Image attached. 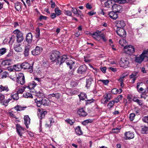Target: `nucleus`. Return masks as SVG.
<instances>
[{"instance_id":"f257e3e1","label":"nucleus","mask_w":148,"mask_h":148,"mask_svg":"<svg viewBox=\"0 0 148 148\" xmlns=\"http://www.w3.org/2000/svg\"><path fill=\"white\" fill-rule=\"evenodd\" d=\"M16 37V41L18 43H20L23 41L24 38L22 33L18 29H16L13 32Z\"/></svg>"},{"instance_id":"f03ea898","label":"nucleus","mask_w":148,"mask_h":148,"mask_svg":"<svg viewBox=\"0 0 148 148\" xmlns=\"http://www.w3.org/2000/svg\"><path fill=\"white\" fill-rule=\"evenodd\" d=\"M147 51L145 50L140 55L136 56L135 59L136 62L140 63L144 60L145 57H147Z\"/></svg>"},{"instance_id":"7ed1b4c3","label":"nucleus","mask_w":148,"mask_h":148,"mask_svg":"<svg viewBox=\"0 0 148 148\" xmlns=\"http://www.w3.org/2000/svg\"><path fill=\"white\" fill-rule=\"evenodd\" d=\"M60 52L57 51H52L50 58L52 62L56 61V63L60 56Z\"/></svg>"},{"instance_id":"20e7f679","label":"nucleus","mask_w":148,"mask_h":148,"mask_svg":"<svg viewBox=\"0 0 148 148\" xmlns=\"http://www.w3.org/2000/svg\"><path fill=\"white\" fill-rule=\"evenodd\" d=\"M119 64L121 67L126 68L129 66L130 63L127 59L121 58L119 61Z\"/></svg>"},{"instance_id":"39448f33","label":"nucleus","mask_w":148,"mask_h":148,"mask_svg":"<svg viewBox=\"0 0 148 148\" xmlns=\"http://www.w3.org/2000/svg\"><path fill=\"white\" fill-rule=\"evenodd\" d=\"M124 52L126 54H132L135 51L134 48L132 45H125L124 47Z\"/></svg>"},{"instance_id":"423d86ee","label":"nucleus","mask_w":148,"mask_h":148,"mask_svg":"<svg viewBox=\"0 0 148 148\" xmlns=\"http://www.w3.org/2000/svg\"><path fill=\"white\" fill-rule=\"evenodd\" d=\"M117 34L120 37L125 38L126 36L125 30L123 28H117L116 30Z\"/></svg>"},{"instance_id":"0eeeda50","label":"nucleus","mask_w":148,"mask_h":148,"mask_svg":"<svg viewBox=\"0 0 148 148\" xmlns=\"http://www.w3.org/2000/svg\"><path fill=\"white\" fill-rule=\"evenodd\" d=\"M16 79V81L18 84L22 85L25 83V77L23 73H21L19 74Z\"/></svg>"},{"instance_id":"6e6552de","label":"nucleus","mask_w":148,"mask_h":148,"mask_svg":"<svg viewBox=\"0 0 148 148\" xmlns=\"http://www.w3.org/2000/svg\"><path fill=\"white\" fill-rule=\"evenodd\" d=\"M21 68L24 69H28L30 73H32L33 71V66L27 62H24L21 64Z\"/></svg>"},{"instance_id":"1a4fd4ad","label":"nucleus","mask_w":148,"mask_h":148,"mask_svg":"<svg viewBox=\"0 0 148 148\" xmlns=\"http://www.w3.org/2000/svg\"><path fill=\"white\" fill-rule=\"evenodd\" d=\"M42 49L41 47L36 46L35 49L32 51V54L34 56L39 55L42 52Z\"/></svg>"},{"instance_id":"9d476101","label":"nucleus","mask_w":148,"mask_h":148,"mask_svg":"<svg viewBox=\"0 0 148 148\" xmlns=\"http://www.w3.org/2000/svg\"><path fill=\"white\" fill-rule=\"evenodd\" d=\"M16 132L18 134L20 137H21L22 136V134L24 131V128L22 127L20 124H18L16 125Z\"/></svg>"},{"instance_id":"9b49d317","label":"nucleus","mask_w":148,"mask_h":148,"mask_svg":"<svg viewBox=\"0 0 148 148\" xmlns=\"http://www.w3.org/2000/svg\"><path fill=\"white\" fill-rule=\"evenodd\" d=\"M87 70L86 66L85 65L80 66L78 69L77 73L79 74H84Z\"/></svg>"},{"instance_id":"f8f14e48","label":"nucleus","mask_w":148,"mask_h":148,"mask_svg":"<svg viewBox=\"0 0 148 148\" xmlns=\"http://www.w3.org/2000/svg\"><path fill=\"white\" fill-rule=\"evenodd\" d=\"M112 10L116 13H121L122 11L123 8L120 5L115 3Z\"/></svg>"},{"instance_id":"ddd939ff","label":"nucleus","mask_w":148,"mask_h":148,"mask_svg":"<svg viewBox=\"0 0 148 148\" xmlns=\"http://www.w3.org/2000/svg\"><path fill=\"white\" fill-rule=\"evenodd\" d=\"M115 2L114 0H108L105 3V5L106 7L112 9L113 6H114Z\"/></svg>"},{"instance_id":"4468645a","label":"nucleus","mask_w":148,"mask_h":148,"mask_svg":"<svg viewBox=\"0 0 148 148\" xmlns=\"http://www.w3.org/2000/svg\"><path fill=\"white\" fill-rule=\"evenodd\" d=\"M101 32V31L97 30L92 34H90V35L95 40L99 41L100 40V36Z\"/></svg>"},{"instance_id":"2eb2a0df","label":"nucleus","mask_w":148,"mask_h":148,"mask_svg":"<svg viewBox=\"0 0 148 148\" xmlns=\"http://www.w3.org/2000/svg\"><path fill=\"white\" fill-rule=\"evenodd\" d=\"M67 57L66 55H64L61 57H59L57 61L56 64L59 65H61L62 63H64L66 59H67Z\"/></svg>"},{"instance_id":"dca6fc26","label":"nucleus","mask_w":148,"mask_h":148,"mask_svg":"<svg viewBox=\"0 0 148 148\" xmlns=\"http://www.w3.org/2000/svg\"><path fill=\"white\" fill-rule=\"evenodd\" d=\"M77 113L80 116L85 117L87 115V113L83 108L79 109L77 112Z\"/></svg>"},{"instance_id":"f3484780","label":"nucleus","mask_w":148,"mask_h":148,"mask_svg":"<svg viewBox=\"0 0 148 148\" xmlns=\"http://www.w3.org/2000/svg\"><path fill=\"white\" fill-rule=\"evenodd\" d=\"M125 135L126 139L133 138L134 136V134L130 131L126 132L125 134Z\"/></svg>"},{"instance_id":"a211bd4d","label":"nucleus","mask_w":148,"mask_h":148,"mask_svg":"<svg viewBox=\"0 0 148 148\" xmlns=\"http://www.w3.org/2000/svg\"><path fill=\"white\" fill-rule=\"evenodd\" d=\"M66 63L67 67H69L70 69H72L73 66L75 64V62L72 60L66 61Z\"/></svg>"},{"instance_id":"6ab92c4d","label":"nucleus","mask_w":148,"mask_h":148,"mask_svg":"<svg viewBox=\"0 0 148 148\" xmlns=\"http://www.w3.org/2000/svg\"><path fill=\"white\" fill-rule=\"evenodd\" d=\"M115 12L111 11L108 14V15L110 18L114 20H116L118 17L117 14Z\"/></svg>"},{"instance_id":"aec40b11","label":"nucleus","mask_w":148,"mask_h":148,"mask_svg":"<svg viewBox=\"0 0 148 148\" xmlns=\"http://www.w3.org/2000/svg\"><path fill=\"white\" fill-rule=\"evenodd\" d=\"M93 81V78L92 77H89L86 79V87L87 88H90L92 84V82Z\"/></svg>"},{"instance_id":"412c9836","label":"nucleus","mask_w":148,"mask_h":148,"mask_svg":"<svg viewBox=\"0 0 148 148\" xmlns=\"http://www.w3.org/2000/svg\"><path fill=\"white\" fill-rule=\"evenodd\" d=\"M71 11L75 14L77 15L80 16H82V13L81 11L79 10H77V9L75 8H72Z\"/></svg>"},{"instance_id":"4be33fe9","label":"nucleus","mask_w":148,"mask_h":148,"mask_svg":"<svg viewBox=\"0 0 148 148\" xmlns=\"http://www.w3.org/2000/svg\"><path fill=\"white\" fill-rule=\"evenodd\" d=\"M24 123L26 125V128H28V125L30 123V119L28 115L25 116L24 117Z\"/></svg>"},{"instance_id":"5701e85b","label":"nucleus","mask_w":148,"mask_h":148,"mask_svg":"<svg viewBox=\"0 0 148 148\" xmlns=\"http://www.w3.org/2000/svg\"><path fill=\"white\" fill-rule=\"evenodd\" d=\"M125 25V23L123 21H118L117 22L116 24L117 28H123Z\"/></svg>"},{"instance_id":"b1692460","label":"nucleus","mask_w":148,"mask_h":148,"mask_svg":"<svg viewBox=\"0 0 148 148\" xmlns=\"http://www.w3.org/2000/svg\"><path fill=\"white\" fill-rule=\"evenodd\" d=\"M37 85V84L34 81H32L30 82L27 86V88H28L29 90L32 89L36 86Z\"/></svg>"},{"instance_id":"393cba45","label":"nucleus","mask_w":148,"mask_h":148,"mask_svg":"<svg viewBox=\"0 0 148 148\" xmlns=\"http://www.w3.org/2000/svg\"><path fill=\"white\" fill-rule=\"evenodd\" d=\"M32 35L31 33H28L26 36V40L28 43L31 42L32 40Z\"/></svg>"},{"instance_id":"a878e982","label":"nucleus","mask_w":148,"mask_h":148,"mask_svg":"<svg viewBox=\"0 0 148 148\" xmlns=\"http://www.w3.org/2000/svg\"><path fill=\"white\" fill-rule=\"evenodd\" d=\"M47 113V111H40L38 113V117L41 119L42 118L44 117L45 115Z\"/></svg>"},{"instance_id":"bb28decb","label":"nucleus","mask_w":148,"mask_h":148,"mask_svg":"<svg viewBox=\"0 0 148 148\" xmlns=\"http://www.w3.org/2000/svg\"><path fill=\"white\" fill-rule=\"evenodd\" d=\"M20 44H18L14 45V48L15 51L17 52H21L22 51V49L20 47Z\"/></svg>"},{"instance_id":"cd10ccee","label":"nucleus","mask_w":148,"mask_h":148,"mask_svg":"<svg viewBox=\"0 0 148 148\" xmlns=\"http://www.w3.org/2000/svg\"><path fill=\"white\" fill-rule=\"evenodd\" d=\"M122 91V90L121 88L118 89L116 88H114L112 90L111 92L113 94H120L121 93Z\"/></svg>"},{"instance_id":"c85d7f7f","label":"nucleus","mask_w":148,"mask_h":148,"mask_svg":"<svg viewBox=\"0 0 148 148\" xmlns=\"http://www.w3.org/2000/svg\"><path fill=\"white\" fill-rule=\"evenodd\" d=\"M27 88V86H24L21 88H16V90L17 93L22 94L25 91V88Z\"/></svg>"},{"instance_id":"c756f323","label":"nucleus","mask_w":148,"mask_h":148,"mask_svg":"<svg viewBox=\"0 0 148 148\" xmlns=\"http://www.w3.org/2000/svg\"><path fill=\"white\" fill-rule=\"evenodd\" d=\"M79 100H84L87 98V95L85 93L82 92L78 95Z\"/></svg>"},{"instance_id":"7c9ffc66","label":"nucleus","mask_w":148,"mask_h":148,"mask_svg":"<svg viewBox=\"0 0 148 148\" xmlns=\"http://www.w3.org/2000/svg\"><path fill=\"white\" fill-rule=\"evenodd\" d=\"M36 95L39 98L42 99L45 97V95L43 94L42 91H39L38 92H36Z\"/></svg>"},{"instance_id":"2f4dec72","label":"nucleus","mask_w":148,"mask_h":148,"mask_svg":"<svg viewBox=\"0 0 148 148\" xmlns=\"http://www.w3.org/2000/svg\"><path fill=\"white\" fill-rule=\"evenodd\" d=\"M75 131L76 134L77 135H80L82 134V132L79 126H78L76 127Z\"/></svg>"},{"instance_id":"473e14b6","label":"nucleus","mask_w":148,"mask_h":148,"mask_svg":"<svg viewBox=\"0 0 148 148\" xmlns=\"http://www.w3.org/2000/svg\"><path fill=\"white\" fill-rule=\"evenodd\" d=\"M9 90L7 86L5 85L3 86L2 85H0V91L2 92L5 91L6 92H8Z\"/></svg>"},{"instance_id":"72a5a7b5","label":"nucleus","mask_w":148,"mask_h":148,"mask_svg":"<svg viewBox=\"0 0 148 148\" xmlns=\"http://www.w3.org/2000/svg\"><path fill=\"white\" fill-rule=\"evenodd\" d=\"M60 96V94L59 93H52L49 95L48 97L51 98L52 97H55L57 99H59Z\"/></svg>"},{"instance_id":"f704fd0d","label":"nucleus","mask_w":148,"mask_h":148,"mask_svg":"<svg viewBox=\"0 0 148 148\" xmlns=\"http://www.w3.org/2000/svg\"><path fill=\"white\" fill-rule=\"evenodd\" d=\"M26 108V107H22L19 105H17L14 107L15 109L18 111H21L24 110Z\"/></svg>"},{"instance_id":"c9c22d12","label":"nucleus","mask_w":148,"mask_h":148,"mask_svg":"<svg viewBox=\"0 0 148 148\" xmlns=\"http://www.w3.org/2000/svg\"><path fill=\"white\" fill-rule=\"evenodd\" d=\"M14 70L16 71H20L22 69L21 64H14Z\"/></svg>"},{"instance_id":"e433bc0d","label":"nucleus","mask_w":148,"mask_h":148,"mask_svg":"<svg viewBox=\"0 0 148 148\" xmlns=\"http://www.w3.org/2000/svg\"><path fill=\"white\" fill-rule=\"evenodd\" d=\"M111 95L110 93H106L103 96V97L108 102L111 99Z\"/></svg>"},{"instance_id":"4c0bfd02","label":"nucleus","mask_w":148,"mask_h":148,"mask_svg":"<svg viewBox=\"0 0 148 148\" xmlns=\"http://www.w3.org/2000/svg\"><path fill=\"white\" fill-rule=\"evenodd\" d=\"M11 61L10 60H6L3 61L1 64L3 66L9 65L10 64Z\"/></svg>"},{"instance_id":"58836bf2","label":"nucleus","mask_w":148,"mask_h":148,"mask_svg":"<svg viewBox=\"0 0 148 148\" xmlns=\"http://www.w3.org/2000/svg\"><path fill=\"white\" fill-rule=\"evenodd\" d=\"M65 122L67 124H69L70 125H72L75 122V120L74 119L71 120L69 119H67L65 121Z\"/></svg>"},{"instance_id":"ea45409f","label":"nucleus","mask_w":148,"mask_h":148,"mask_svg":"<svg viewBox=\"0 0 148 148\" xmlns=\"http://www.w3.org/2000/svg\"><path fill=\"white\" fill-rule=\"evenodd\" d=\"M11 100V99L10 98L8 99V100H3V101H1L0 103L3 105L5 106H7L8 105V103Z\"/></svg>"},{"instance_id":"a19ab883","label":"nucleus","mask_w":148,"mask_h":148,"mask_svg":"<svg viewBox=\"0 0 148 148\" xmlns=\"http://www.w3.org/2000/svg\"><path fill=\"white\" fill-rule=\"evenodd\" d=\"M123 96L121 95H119L116 98L114 99V101L115 103H118L123 98Z\"/></svg>"},{"instance_id":"79ce46f5","label":"nucleus","mask_w":148,"mask_h":148,"mask_svg":"<svg viewBox=\"0 0 148 148\" xmlns=\"http://www.w3.org/2000/svg\"><path fill=\"white\" fill-rule=\"evenodd\" d=\"M141 132L143 134L148 133V127L145 126L142 127Z\"/></svg>"},{"instance_id":"37998d69","label":"nucleus","mask_w":148,"mask_h":148,"mask_svg":"<svg viewBox=\"0 0 148 148\" xmlns=\"http://www.w3.org/2000/svg\"><path fill=\"white\" fill-rule=\"evenodd\" d=\"M29 49L28 47H25V50L24 52V53L25 56H28L29 54Z\"/></svg>"},{"instance_id":"c03bdc74","label":"nucleus","mask_w":148,"mask_h":148,"mask_svg":"<svg viewBox=\"0 0 148 148\" xmlns=\"http://www.w3.org/2000/svg\"><path fill=\"white\" fill-rule=\"evenodd\" d=\"M23 97L25 98H32L33 96L32 94L29 92H26L23 94Z\"/></svg>"},{"instance_id":"a18cd8bd","label":"nucleus","mask_w":148,"mask_h":148,"mask_svg":"<svg viewBox=\"0 0 148 148\" xmlns=\"http://www.w3.org/2000/svg\"><path fill=\"white\" fill-rule=\"evenodd\" d=\"M127 42L124 39H120L119 41V44L122 46H124L126 45Z\"/></svg>"},{"instance_id":"49530a36","label":"nucleus","mask_w":148,"mask_h":148,"mask_svg":"<svg viewBox=\"0 0 148 148\" xmlns=\"http://www.w3.org/2000/svg\"><path fill=\"white\" fill-rule=\"evenodd\" d=\"M35 101L37 106L38 107H40L42 104L41 100H38L37 99H35Z\"/></svg>"},{"instance_id":"de8ad7c7","label":"nucleus","mask_w":148,"mask_h":148,"mask_svg":"<svg viewBox=\"0 0 148 148\" xmlns=\"http://www.w3.org/2000/svg\"><path fill=\"white\" fill-rule=\"evenodd\" d=\"M11 99H12L13 100H17L19 98L18 94L17 93L14 94L11 96Z\"/></svg>"},{"instance_id":"09e8293b","label":"nucleus","mask_w":148,"mask_h":148,"mask_svg":"<svg viewBox=\"0 0 148 148\" xmlns=\"http://www.w3.org/2000/svg\"><path fill=\"white\" fill-rule=\"evenodd\" d=\"M92 121V120L90 119H86L82 123V124L84 125H85L87 124L91 123Z\"/></svg>"},{"instance_id":"8fccbe9b","label":"nucleus","mask_w":148,"mask_h":148,"mask_svg":"<svg viewBox=\"0 0 148 148\" xmlns=\"http://www.w3.org/2000/svg\"><path fill=\"white\" fill-rule=\"evenodd\" d=\"M40 29L39 28H37L36 30V37L37 38L39 37L40 36Z\"/></svg>"},{"instance_id":"3c124183","label":"nucleus","mask_w":148,"mask_h":148,"mask_svg":"<svg viewBox=\"0 0 148 148\" xmlns=\"http://www.w3.org/2000/svg\"><path fill=\"white\" fill-rule=\"evenodd\" d=\"M7 49L5 48L0 49V56L4 54L6 51Z\"/></svg>"},{"instance_id":"603ef678","label":"nucleus","mask_w":148,"mask_h":148,"mask_svg":"<svg viewBox=\"0 0 148 148\" xmlns=\"http://www.w3.org/2000/svg\"><path fill=\"white\" fill-rule=\"evenodd\" d=\"M99 81L102 82L103 84L105 85H107L109 82V81L108 79H99Z\"/></svg>"},{"instance_id":"864d4df0","label":"nucleus","mask_w":148,"mask_h":148,"mask_svg":"<svg viewBox=\"0 0 148 148\" xmlns=\"http://www.w3.org/2000/svg\"><path fill=\"white\" fill-rule=\"evenodd\" d=\"M114 103H115V102L114 101H110L108 104L107 106L108 108L109 109H110L112 107Z\"/></svg>"},{"instance_id":"5fc2aeb1","label":"nucleus","mask_w":148,"mask_h":148,"mask_svg":"<svg viewBox=\"0 0 148 148\" xmlns=\"http://www.w3.org/2000/svg\"><path fill=\"white\" fill-rule=\"evenodd\" d=\"M55 14L57 16L60 15L61 14V11L59 10L58 8H56L55 9Z\"/></svg>"},{"instance_id":"6e6d98bb","label":"nucleus","mask_w":148,"mask_h":148,"mask_svg":"<svg viewBox=\"0 0 148 148\" xmlns=\"http://www.w3.org/2000/svg\"><path fill=\"white\" fill-rule=\"evenodd\" d=\"M101 38L102 39L104 42H106L107 40L106 39L105 37V34L103 33H102L101 32L100 36V39Z\"/></svg>"},{"instance_id":"4d7b16f0","label":"nucleus","mask_w":148,"mask_h":148,"mask_svg":"<svg viewBox=\"0 0 148 148\" xmlns=\"http://www.w3.org/2000/svg\"><path fill=\"white\" fill-rule=\"evenodd\" d=\"M15 38L14 36H12L10 38L9 43L10 44H12L14 42L15 40Z\"/></svg>"},{"instance_id":"13d9d810","label":"nucleus","mask_w":148,"mask_h":148,"mask_svg":"<svg viewBox=\"0 0 148 148\" xmlns=\"http://www.w3.org/2000/svg\"><path fill=\"white\" fill-rule=\"evenodd\" d=\"M64 14L66 15L69 16H71L72 14L71 12L69 10H64Z\"/></svg>"},{"instance_id":"bf43d9fd","label":"nucleus","mask_w":148,"mask_h":148,"mask_svg":"<svg viewBox=\"0 0 148 148\" xmlns=\"http://www.w3.org/2000/svg\"><path fill=\"white\" fill-rule=\"evenodd\" d=\"M135 114L132 113L130 114L129 118L131 121H133L135 117Z\"/></svg>"},{"instance_id":"052dcab7","label":"nucleus","mask_w":148,"mask_h":148,"mask_svg":"<svg viewBox=\"0 0 148 148\" xmlns=\"http://www.w3.org/2000/svg\"><path fill=\"white\" fill-rule=\"evenodd\" d=\"M41 101L42 102V104L44 106H46L47 105V101L46 99H42Z\"/></svg>"},{"instance_id":"680f3d73","label":"nucleus","mask_w":148,"mask_h":148,"mask_svg":"<svg viewBox=\"0 0 148 148\" xmlns=\"http://www.w3.org/2000/svg\"><path fill=\"white\" fill-rule=\"evenodd\" d=\"M15 8L17 10L19 11L21 8V6L19 3H17L16 4Z\"/></svg>"},{"instance_id":"e2e57ef3","label":"nucleus","mask_w":148,"mask_h":148,"mask_svg":"<svg viewBox=\"0 0 148 148\" xmlns=\"http://www.w3.org/2000/svg\"><path fill=\"white\" fill-rule=\"evenodd\" d=\"M120 131V129H119L116 128L113 129L112 130V132L113 133H117L119 132Z\"/></svg>"},{"instance_id":"0e129e2a","label":"nucleus","mask_w":148,"mask_h":148,"mask_svg":"<svg viewBox=\"0 0 148 148\" xmlns=\"http://www.w3.org/2000/svg\"><path fill=\"white\" fill-rule=\"evenodd\" d=\"M115 2H117L120 3H126L125 0H114Z\"/></svg>"},{"instance_id":"69168bd1","label":"nucleus","mask_w":148,"mask_h":148,"mask_svg":"<svg viewBox=\"0 0 148 148\" xmlns=\"http://www.w3.org/2000/svg\"><path fill=\"white\" fill-rule=\"evenodd\" d=\"M142 120L144 122L148 123V116H145L143 118Z\"/></svg>"},{"instance_id":"338daca9","label":"nucleus","mask_w":148,"mask_h":148,"mask_svg":"<svg viewBox=\"0 0 148 148\" xmlns=\"http://www.w3.org/2000/svg\"><path fill=\"white\" fill-rule=\"evenodd\" d=\"M47 16H46L42 15H41L40 16L39 18V19L40 20H41L42 19L46 20L47 19Z\"/></svg>"},{"instance_id":"774afa93","label":"nucleus","mask_w":148,"mask_h":148,"mask_svg":"<svg viewBox=\"0 0 148 148\" xmlns=\"http://www.w3.org/2000/svg\"><path fill=\"white\" fill-rule=\"evenodd\" d=\"M7 69L8 71L10 72L13 71L14 70V66H10L8 67Z\"/></svg>"}]
</instances>
